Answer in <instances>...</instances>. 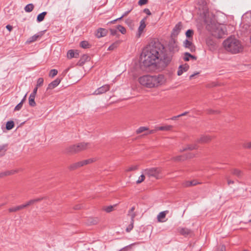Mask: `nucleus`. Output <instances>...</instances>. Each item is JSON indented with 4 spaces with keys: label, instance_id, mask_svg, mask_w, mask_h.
I'll use <instances>...</instances> for the list:
<instances>
[{
    "label": "nucleus",
    "instance_id": "nucleus-1",
    "mask_svg": "<svg viewBox=\"0 0 251 251\" xmlns=\"http://www.w3.org/2000/svg\"><path fill=\"white\" fill-rule=\"evenodd\" d=\"M164 46L159 41L152 42L142 53L141 59L145 67L155 65L162 56Z\"/></svg>",
    "mask_w": 251,
    "mask_h": 251
},
{
    "label": "nucleus",
    "instance_id": "nucleus-2",
    "mask_svg": "<svg viewBox=\"0 0 251 251\" xmlns=\"http://www.w3.org/2000/svg\"><path fill=\"white\" fill-rule=\"evenodd\" d=\"M139 82L147 88H154L164 83V76L162 75H145L139 78Z\"/></svg>",
    "mask_w": 251,
    "mask_h": 251
},
{
    "label": "nucleus",
    "instance_id": "nucleus-3",
    "mask_svg": "<svg viewBox=\"0 0 251 251\" xmlns=\"http://www.w3.org/2000/svg\"><path fill=\"white\" fill-rule=\"evenodd\" d=\"M223 45L225 49L233 54L240 52L243 50V46L239 40L234 37H229L224 41Z\"/></svg>",
    "mask_w": 251,
    "mask_h": 251
},
{
    "label": "nucleus",
    "instance_id": "nucleus-4",
    "mask_svg": "<svg viewBox=\"0 0 251 251\" xmlns=\"http://www.w3.org/2000/svg\"><path fill=\"white\" fill-rule=\"evenodd\" d=\"M89 143L82 142L77 145L70 146L67 148V152L71 153H75L80 151L86 150L90 147Z\"/></svg>",
    "mask_w": 251,
    "mask_h": 251
},
{
    "label": "nucleus",
    "instance_id": "nucleus-5",
    "mask_svg": "<svg viewBox=\"0 0 251 251\" xmlns=\"http://www.w3.org/2000/svg\"><path fill=\"white\" fill-rule=\"evenodd\" d=\"M213 31L212 34L213 36L218 38H223V36L226 34V30L225 25H213Z\"/></svg>",
    "mask_w": 251,
    "mask_h": 251
},
{
    "label": "nucleus",
    "instance_id": "nucleus-6",
    "mask_svg": "<svg viewBox=\"0 0 251 251\" xmlns=\"http://www.w3.org/2000/svg\"><path fill=\"white\" fill-rule=\"evenodd\" d=\"M161 170L159 168H151L147 169L144 171L145 175L149 177H154L156 179H159L161 177Z\"/></svg>",
    "mask_w": 251,
    "mask_h": 251
},
{
    "label": "nucleus",
    "instance_id": "nucleus-7",
    "mask_svg": "<svg viewBox=\"0 0 251 251\" xmlns=\"http://www.w3.org/2000/svg\"><path fill=\"white\" fill-rule=\"evenodd\" d=\"M159 59V63L161 64L162 67H164V66H166L171 61V57L170 56L167 55L165 53V48H164V50L163 51L162 56Z\"/></svg>",
    "mask_w": 251,
    "mask_h": 251
},
{
    "label": "nucleus",
    "instance_id": "nucleus-8",
    "mask_svg": "<svg viewBox=\"0 0 251 251\" xmlns=\"http://www.w3.org/2000/svg\"><path fill=\"white\" fill-rule=\"evenodd\" d=\"M110 88V87L109 85H104L96 89L94 92L93 94L96 95L102 94L109 91Z\"/></svg>",
    "mask_w": 251,
    "mask_h": 251
},
{
    "label": "nucleus",
    "instance_id": "nucleus-9",
    "mask_svg": "<svg viewBox=\"0 0 251 251\" xmlns=\"http://www.w3.org/2000/svg\"><path fill=\"white\" fill-rule=\"evenodd\" d=\"M168 47L169 50L171 52H176L178 50L177 43L173 38H172L170 40L168 45Z\"/></svg>",
    "mask_w": 251,
    "mask_h": 251
},
{
    "label": "nucleus",
    "instance_id": "nucleus-10",
    "mask_svg": "<svg viewBox=\"0 0 251 251\" xmlns=\"http://www.w3.org/2000/svg\"><path fill=\"white\" fill-rule=\"evenodd\" d=\"M182 27V23L181 22L178 23L173 28L171 33V36H177L179 34L180 31H181Z\"/></svg>",
    "mask_w": 251,
    "mask_h": 251
},
{
    "label": "nucleus",
    "instance_id": "nucleus-11",
    "mask_svg": "<svg viewBox=\"0 0 251 251\" xmlns=\"http://www.w3.org/2000/svg\"><path fill=\"white\" fill-rule=\"evenodd\" d=\"M147 20V17L143 19L140 22V25L138 29V33L137 36L138 37H140L141 34L142 33L144 29L146 26V21Z\"/></svg>",
    "mask_w": 251,
    "mask_h": 251
},
{
    "label": "nucleus",
    "instance_id": "nucleus-12",
    "mask_svg": "<svg viewBox=\"0 0 251 251\" xmlns=\"http://www.w3.org/2000/svg\"><path fill=\"white\" fill-rule=\"evenodd\" d=\"M183 46L185 48L189 49L191 52H194L196 50L195 46L193 44L192 42L188 39H186L183 42Z\"/></svg>",
    "mask_w": 251,
    "mask_h": 251
},
{
    "label": "nucleus",
    "instance_id": "nucleus-13",
    "mask_svg": "<svg viewBox=\"0 0 251 251\" xmlns=\"http://www.w3.org/2000/svg\"><path fill=\"white\" fill-rule=\"evenodd\" d=\"M169 213L168 210H165L160 212L157 216V221L160 223H163L166 221L165 220L166 215Z\"/></svg>",
    "mask_w": 251,
    "mask_h": 251
},
{
    "label": "nucleus",
    "instance_id": "nucleus-14",
    "mask_svg": "<svg viewBox=\"0 0 251 251\" xmlns=\"http://www.w3.org/2000/svg\"><path fill=\"white\" fill-rule=\"evenodd\" d=\"M211 137L208 135H201V137L197 140V143L200 144L207 143L210 142Z\"/></svg>",
    "mask_w": 251,
    "mask_h": 251
},
{
    "label": "nucleus",
    "instance_id": "nucleus-15",
    "mask_svg": "<svg viewBox=\"0 0 251 251\" xmlns=\"http://www.w3.org/2000/svg\"><path fill=\"white\" fill-rule=\"evenodd\" d=\"M193 156L194 155L192 154H189L188 155H187L186 156L179 155V156L173 157L172 158V160L174 161H182V160H184L185 159H186V158H191V157H193Z\"/></svg>",
    "mask_w": 251,
    "mask_h": 251
},
{
    "label": "nucleus",
    "instance_id": "nucleus-16",
    "mask_svg": "<svg viewBox=\"0 0 251 251\" xmlns=\"http://www.w3.org/2000/svg\"><path fill=\"white\" fill-rule=\"evenodd\" d=\"M189 68V66L187 64H185L184 65H180L177 72V75H181L184 72L187 71Z\"/></svg>",
    "mask_w": 251,
    "mask_h": 251
},
{
    "label": "nucleus",
    "instance_id": "nucleus-17",
    "mask_svg": "<svg viewBox=\"0 0 251 251\" xmlns=\"http://www.w3.org/2000/svg\"><path fill=\"white\" fill-rule=\"evenodd\" d=\"M60 79L59 78H57L48 85L47 90L53 89V88H54L59 85V84L60 83Z\"/></svg>",
    "mask_w": 251,
    "mask_h": 251
},
{
    "label": "nucleus",
    "instance_id": "nucleus-18",
    "mask_svg": "<svg viewBox=\"0 0 251 251\" xmlns=\"http://www.w3.org/2000/svg\"><path fill=\"white\" fill-rule=\"evenodd\" d=\"M107 30L105 28H100L98 29L96 36L98 38H101L106 35Z\"/></svg>",
    "mask_w": 251,
    "mask_h": 251
},
{
    "label": "nucleus",
    "instance_id": "nucleus-19",
    "mask_svg": "<svg viewBox=\"0 0 251 251\" xmlns=\"http://www.w3.org/2000/svg\"><path fill=\"white\" fill-rule=\"evenodd\" d=\"M179 232L180 234L186 236L191 234L192 231L191 229L187 228L182 227L179 229Z\"/></svg>",
    "mask_w": 251,
    "mask_h": 251
},
{
    "label": "nucleus",
    "instance_id": "nucleus-20",
    "mask_svg": "<svg viewBox=\"0 0 251 251\" xmlns=\"http://www.w3.org/2000/svg\"><path fill=\"white\" fill-rule=\"evenodd\" d=\"M135 216H136L135 214L133 213V214H131L130 224L128 226L126 229V231L127 232L130 231L133 228L134 219Z\"/></svg>",
    "mask_w": 251,
    "mask_h": 251
},
{
    "label": "nucleus",
    "instance_id": "nucleus-21",
    "mask_svg": "<svg viewBox=\"0 0 251 251\" xmlns=\"http://www.w3.org/2000/svg\"><path fill=\"white\" fill-rule=\"evenodd\" d=\"M42 33H38V34H35L33 36L30 37L28 39L27 42H29V43H32V42H33L34 41H36V40H37V39L39 37H41L42 36Z\"/></svg>",
    "mask_w": 251,
    "mask_h": 251
},
{
    "label": "nucleus",
    "instance_id": "nucleus-22",
    "mask_svg": "<svg viewBox=\"0 0 251 251\" xmlns=\"http://www.w3.org/2000/svg\"><path fill=\"white\" fill-rule=\"evenodd\" d=\"M209 16H210V14L208 12H205L204 13V22L208 25H209L210 24L212 25V23H213L212 20L211 18H210V19L209 18Z\"/></svg>",
    "mask_w": 251,
    "mask_h": 251
},
{
    "label": "nucleus",
    "instance_id": "nucleus-23",
    "mask_svg": "<svg viewBox=\"0 0 251 251\" xmlns=\"http://www.w3.org/2000/svg\"><path fill=\"white\" fill-rule=\"evenodd\" d=\"M198 183H199L196 180L186 181L183 183V185L184 187H189L196 185Z\"/></svg>",
    "mask_w": 251,
    "mask_h": 251
},
{
    "label": "nucleus",
    "instance_id": "nucleus-24",
    "mask_svg": "<svg viewBox=\"0 0 251 251\" xmlns=\"http://www.w3.org/2000/svg\"><path fill=\"white\" fill-rule=\"evenodd\" d=\"M173 127L171 125H167V126H157V129L158 130H162V131H169L172 129Z\"/></svg>",
    "mask_w": 251,
    "mask_h": 251
},
{
    "label": "nucleus",
    "instance_id": "nucleus-25",
    "mask_svg": "<svg viewBox=\"0 0 251 251\" xmlns=\"http://www.w3.org/2000/svg\"><path fill=\"white\" fill-rule=\"evenodd\" d=\"M78 55V54L77 53H75L73 50H69L67 52V57L69 58H72L74 57H77V56Z\"/></svg>",
    "mask_w": 251,
    "mask_h": 251
},
{
    "label": "nucleus",
    "instance_id": "nucleus-26",
    "mask_svg": "<svg viewBox=\"0 0 251 251\" xmlns=\"http://www.w3.org/2000/svg\"><path fill=\"white\" fill-rule=\"evenodd\" d=\"M47 12H43L42 13L39 14L37 17V21L38 22H41L43 21L45 18V16L47 15Z\"/></svg>",
    "mask_w": 251,
    "mask_h": 251
},
{
    "label": "nucleus",
    "instance_id": "nucleus-27",
    "mask_svg": "<svg viewBox=\"0 0 251 251\" xmlns=\"http://www.w3.org/2000/svg\"><path fill=\"white\" fill-rule=\"evenodd\" d=\"M35 96L30 95L29 97V105L30 106L34 107L36 105V102L35 101Z\"/></svg>",
    "mask_w": 251,
    "mask_h": 251
},
{
    "label": "nucleus",
    "instance_id": "nucleus-28",
    "mask_svg": "<svg viewBox=\"0 0 251 251\" xmlns=\"http://www.w3.org/2000/svg\"><path fill=\"white\" fill-rule=\"evenodd\" d=\"M23 208H24V207H23V204H22V205H19V206H15V207H14L10 208L8 209V211L10 212H16L17 211L20 210H21L22 209H23Z\"/></svg>",
    "mask_w": 251,
    "mask_h": 251
},
{
    "label": "nucleus",
    "instance_id": "nucleus-29",
    "mask_svg": "<svg viewBox=\"0 0 251 251\" xmlns=\"http://www.w3.org/2000/svg\"><path fill=\"white\" fill-rule=\"evenodd\" d=\"M34 7V5L32 3H30L27 4L25 6L24 9L26 12H30L33 10Z\"/></svg>",
    "mask_w": 251,
    "mask_h": 251
},
{
    "label": "nucleus",
    "instance_id": "nucleus-30",
    "mask_svg": "<svg viewBox=\"0 0 251 251\" xmlns=\"http://www.w3.org/2000/svg\"><path fill=\"white\" fill-rule=\"evenodd\" d=\"M14 126V123L12 121H8L6 124V129L8 130H11Z\"/></svg>",
    "mask_w": 251,
    "mask_h": 251
},
{
    "label": "nucleus",
    "instance_id": "nucleus-31",
    "mask_svg": "<svg viewBox=\"0 0 251 251\" xmlns=\"http://www.w3.org/2000/svg\"><path fill=\"white\" fill-rule=\"evenodd\" d=\"M232 174L238 177H240L242 176L243 173L239 170L234 169L232 171Z\"/></svg>",
    "mask_w": 251,
    "mask_h": 251
},
{
    "label": "nucleus",
    "instance_id": "nucleus-32",
    "mask_svg": "<svg viewBox=\"0 0 251 251\" xmlns=\"http://www.w3.org/2000/svg\"><path fill=\"white\" fill-rule=\"evenodd\" d=\"M80 46L83 49L89 48L91 46L89 43L86 41H81L80 43Z\"/></svg>",
    "mask_w": 251,
    "mask_h": 251
},
{
    "label": "nucleus",
    "instance_id": "nucleus-33",
    "mask_svg": "<svg viewBox=\"0 0 251 251\" xmlns=\"http://www.w3.org/2000/svg\"><path fill=\"white\" fill-rule=\"evenodd\" d=\"M119 44V41H116L114 43H113L112 44H111L108 48V50H113L117 48Z\"/></svg>",
    "mask_w": 251,
    "mask_h": 251
},
{
    "label": "nucleus",
    "instance_id": "nucleus-34",
    "mask_svg": "<svg viewBox=\"0 0 251 251\" xmlns=\"http://www.w3.org/2000/svg\"><path fill=\"white\" fill-rule=\"evenodd\" d=\"M17 171L14 170L7 171L1 173L0 176H9L14 174Z\"/></svg>",
    "mask_w": 251,
    "mask_h": 251
},
{
    "label": "nucleus",
    "instance_id": "nucleus-35",
    "mask_svg": "<svg viewBox=\"0 0 251 251\" xmlns=\"http://www.w3.org/2000/svg\"><path fill=\"white\" fill-rule=\"evenodd\" d=\"M199 146L196 144H189L187 145L186 148H187V150L192 151L194 150H197L198 149Z\"/></svg>",
    "mask_w": 251,
    "mask_h": 251
},
{
    "label": "nucleus",
    "instance_id": "nucleus-36",
    "mask_svg": "<svg viewBox=\"0 0 251 251\" xmlns=\"http://www.w3.org/2000/svg\"><path fill=\"white\" fill-rule=\"evenodd\" d=\"M6 145L0 146V156H2L5 154L6 151Z\"/></svg>",
    "mask_w": 251,
    "mask_h": 251
},
{
    "label": "nucleus",
    "instance_id": "nucleus-37",
    "mask_svg": "<svg viewBox=\"0 0 251 251\" xmlns=\"http://www.w3.org/2000/svg\"><path fill=\"white\" fill-rule=\"evenodd\" d=\"M194 34V31L192 29H188L186 31L185 33V35L187 38L190 39V38H192V36Z\"/></svg>",
    "mask_w": 251,
    "mask_h": 251
},
{
    "label": "nucleus",
    "instance_id": "nucleus-38",
    "mask_svg": "<svg viewBox=\"0 0 251 251\" xmlns=\"http://www.w3.org/2000/svg\"><path fill=\"white\" fill-rule=\"evenodd\" d=\"M94 161V159L90 158V159H86V160H84L81 161V163H82V164L83 165V166H84L85 165H87V164L92 163Z\"/></svg>",
    "mask_w": 251,
    "mask_h": 251
},
{
    "label": "nucleus",
    "instance_id": "nucleus-39",
    "mask_svg": "<svg viewBox=\"0 0 251 251\" xmlns=\"http://www.w3.org/2000/svg\"><path fill=\"white\" fill-rule=\"evenodd\" d=\"M117 29L123 34L126 33V29L125 27L121 25H118L117 26Z\"/></svg>",
    "mask_w": 251,
    "mask_h": 251
},
{
    "label": "nucleus",
    "instance_id": "nucleus-40",
    "mask_svg": "<svg viewBox=\"0 0 251 251\" xmlns=\"http://www.w3.org/2000/svg\"><path fill=\"white\" fill-rule=\"evenodd\" d=\"M148 129L149 128L147 127L141 126L137 129L136 133L137 134H139L145 131L148 130Z\"/></svg>",
    "mask_w": 251,
    "mask_h": 251
},
{
    "label": "nucleus",
    "instance_id": "nucleus-41",
    "mask_svg": "<svg viewBox=\"0 0 251 251\" xmlns=\"http://www.w3.org/2000/svg\"><path fill=\"white\" fill-rule=\"evenodd\" d=\"M58 71L56 69H52L50 71L49 73V76L50 77H53L57 74Z\"/></svg>",
    "mask_w": 251,
    "mask_h": 251
},
{
    "label": "nucleus",
    "instance_id": "nucleus-42",
    "mask_svg": "<svg viewBox=\"0 0 251 251\" xmlns=\"http://www.w3.org/2000/svg\"><path fill=\"white\" fill-rule=\"evenodd\" d=\"M90 59V57L87 54H84L81 58L80 61L82 63H84L85 61H87Z\"/></svg>",
    "mask_w": 251,
    "mask_h": 251
},
{
    "label": "nucleus",
    "instance_id": "nucleus-43",
    "mask_svg": "<svg viewBox=\"0 0 251 251\" xmlns=\"http://www.w3.org/2000/svg\"><path fill=\"white\" fill-rule=\"evenodd\" d=\"M78 168L79 167L77 162L71 164L69 167V169L71 170H74Z\"/></svg>",
    "mask_w": 251,
    "mask_h": 251
},
{
    "label": "nucleus",
    "instance_id": "nucleus-44",
    "mask_svg": "<svg viewBox=\"0 0 251 251\" xmlns=\"http://www.w3.org/2000/svg\"><path fill=\"white\" fill-rule=\"evenodd\" d=\"M44 79L42 77H40L38 79L37 81L36 86L38 87L41 86L43 84Z\"/></svg>",
    "mask_w": 251,
    "mask_h": 251
},
{
    "label": "nucleus",
    "instance_id": "nucleus-45",
    "mask_svg": "<svg viewBox=\"0 0 251 251\" xmlns=\"http://www.w3.org/2000/svg\"><path fill=\"white\" fill-rule=\"evenodd\" d=\"M33 204H34V201H33V199H32V200L29 201L25 204H23V207H24V208H25L29 205Z\"/></svg>",
    "mask_w": 251,
    "mask_h": 251
},
{
    "label": "nucleus",
    "instance_id": "nucleus-46",
    "mask_svg": "<svg viewBox=\"0 0 251 251\" xmlns=\"http://www.w3.org/2000/svg\"><path fill=\"white\" fill-rule=\"evenodd\" d=\"M145 175H141L138 178V179L136 181V183L139 184L143 182L145 179Z\"/></svg>",
    "mask_w": 251,
    "mask_h": 251
},
{
    "label": "nucleus",
    "instance_id": "nucleus-47",
    "mask_svg": "<svg viewBox=\"0 0 251 251\" xmlns=\"http://www.w3.org/2000/svg\"><path fill=\"white\" fill-rule=\"evenodd\" d=\"M243 147L246 149H251V142L244 143Z\"/></svg>",
    "mask_w": 251,
    "mask_h": 251
},
{
    "label": "nucleus",
    "instance_id": "nucleus-48",
    "mask_svg": "<svg viewBox=\"0 0 251 251\" xmlns=\"http://www.w3.org/2000/svg\"><path fill=\"white\" fill-rule=\"evenodd\" d=\"M113 210V206L110 205L104 208V210L107 212H110Z\"/></svg>",
    "mask_w": 251,
    "mask_h": 251
},
{
    "label": "nucleus",
    "instance_id": "nucleus-49",
    "mask_svg": "<svg viewBox=\"0 0 251 251\" xmlns=\"http://www.w3.org/2000/svg\"><path fill=\"white\" fill-rule=\"evenodd\" d=\"M23 103H22V102H20L19 103H18L15 107L14 108V111H19L20 110L22 106H23Z\"/></svg>",
    "mask_w": 251,
    "mask_h": 251
},
{
    "label": "nucleus",
    "instance_id": "nucleus-50",
    "mask_svg": "<svg viewBox=\"0 0 251 251\" xmlns=\"http://www.w3.org/2000/svg\"><path fill=\"white\" fill-rule=\"evenodd\" d=\"M137 168H138L137 166H132L129 167L128 168H127L126 170V171L130 172V171H134V170H136L137 169Z\"/></svg>",
    "mask_w": 251,
    "mask_h": 251
},
{
    "label": "nucleus",
    "instance_id": "nucleus-51",
    "mask_svg": "<svg viewBox=\"0 0 251 251\" xmlns=\"http://www.w3.org/2000/svg\"><path fill=\"white\" fill-rule=\"evenodd\" d=\"M148 0H139L138 1V4L139 5H143L146 4L148 2Z\"/></svg>",
    "mask_w": 251,
    "mask_h": 251
},
{
    "label": "nucleus",
    "instance_id": "nucleus-52",
    "mask_svg": "<svg viewBox=\"0 0 251 251\" xmlns=\"http://www.w3.org/2000/svg\"><path fill=\"white\" fill-rule=\"evenodd\" d=\"M207 113L208 114H217L219 113V112L218 111H216V110H212V109H208L207 110Z\"/></svg>",
    "mask_w": 251,
    "mask_h": 251
},
{
    "label": "nucleus",
    "instance_id": "nucleus-53",
    "mask_svg": "<svg viewBox=\"0 0 251 251\" xmlns=\"http://www.w3.org/2000/svg\"><path fill=\"white\" fill-rule=\"evenodd\" d=\"M135 210V207L133 206L131 208V209L128 211V215H129L131 217V214H135V212H134V211Z\"/></svg>",
    "mask_w": 251,
    "mask_h": 251
},
{
    "label": "nucleus",
    "instance_id": "nucleus-54",
    "mask_svg": "<svg viewBox=\"0 0 251 251\" xmlns=\"http://www.w3.org/2000/svg\"><path fill=\"white\" fill-rule=\"evenodd\" d=\"M157 130H158V129H157V126L155 127V129H151V130H150L149 132V133L146 134V135H148V134H153L155 132H156Z\"/></svg>",
    "mask_w": 251,
    "mask_h": 251
},
{
    "label": "nucleus",
    "instance_id": "nucleus-55",
    "mask_svg": "<svg viewBox=\"0 0 251 251\" xmlns=\"http://www.w3.org/2000/svg\"><path fill=\"white\" fill-rule=\"evenodd\" d=\"M45 198V197H40L39 198L33 199V201H34V203L39 202V201H41V200L44 199Z\"/></svg>",
    "mask_w": 251,
    "mask_h": 251
},
{
    "label": "nucleus",
    "instance_id": "nucleus-56",
    "mask_svg": "<svg viewBox=\"0 0 251 251\" xmlns=\"http://www.w3.org/2000/svg\"><path fill=\"white\" fill-rule=\"evenodd\" d=\"M185 54L187 56H190V58H192L193 59H194V60H196L197 59L196 56L191 54L189 52H185Z\"/></svg>",
    "mask_w": 251,
    "mask_h": 251
},
{
    "label": "nucleus",
    "instance_id": "nucleus-57",
    "mask_svg": "<svg viewBox=\"0 0 251 251\" xmlns=\"http://www.w3.org/2000/svg\"><path fill=\"white\" fill-rule=\"evenodd\" d=\"M110 33L112 35H116L117 33V30L116 29H110Z\"/></svg>",
    "mask_w": 251,
    "mask_h": 251
},
{
    "label": "nucleus",
    "instance_id": "nucleus-58",
    "mask_svg": "<svg viewBox=\"0 0 251 251\" xmlns=\"http://www.w3.org/2000/svg\"><path fill=\"white\" fill-rule=\"evenodd\" d=\"M38 87L36 86V87L34 88L33 92L30 94L31 95L36 96L37 90H38Z\"/></svg>",
    "mask_w": 251,
    "mask_h": 251
},
{
    "label": "nucleus",
    "instance_id": "nucleus-59",
    "mask_svg": "<svg viewBox=\"0 0 251 251\" xmlns=\"http://www.w3.org/2000/svg\"><path fill=\"white\" fill-rule=\"evenodd\" d=\"M216 251H226V247L225 245H222L220 248L217 249Z\"/></svg>",
    "mask_w": 251,
    "mask_h": 251
},
{
    "label": "nucleus",
    "instance_id": "nucleus-60",
    "mask_svg": "<svg viewBox=\"0 0 251 251\" xmlns=\"http://www.w3.org/2000/svg\"><path fill=\"white\" fill-rule=\"evenodd\" d=\"M143 12L147 14L148 15H151V14L150 10L148 8H145L144 9Z\"/></svg>",
    "mask_w": 251,
    "mask_h": 251
},
{
    "label": "nucleus",
    "instance_id": "nucleus-61",
    "mask_svg": "<svg viewBox=\"0 0 251 251\" xmlns=\"http://www.w3.org/2000/svg\"><path fill=\"white\" fill-rule=\"evenodd\" d=\"M131 11V9L129 10H128L126 12H125L121 16V18H124V17L126 16V15H127L130 12V11Z\"/></svg>",
    "mask_w": 251,
    "mask_h": 251
},
{
    "label": "nucleus",
    "instance_id": "nucleus-62",
    "mask_svg": "<svg viewBox=\"0 0 251 251\" xmlns=\"http://www.w3.org/2000/svg\"><path fill=\"white\" fill-rule=\"evenodd\" d=\"M184 57H183L184 60L185 61H188L189 60V58H190V56L186 55L185 52L184 53Z\"/></svg>",
    "mask_w": 251,
    "mask_h": 251
},
{
    "label": "nucleus",
    "instance_id": "nucleus-63",
    "mask_svg": "<svg viewBox=\"0 0 251 251\" xmlns=\"http://www.w3.org/2000/svg\"><path fill=\"white\" fill-rule=\"evenodd\" d=\"M6 28L9 31H11L13 28V27L12 25H8L6 26Z\"/></svg>",
    "mask_w": 251,
    "mask_h": 251
},
{
    "label": "nucleus",
    "instance_id": "nucleus-64",
    "mask_svg": "<svg viewBox=\"0 0 251 251\" xmlns=\"http://www.w3.org/2000/svg\"><path fill=\"white\" fill-rule=\"evenodd\" d=\"M179 117H180V116L179 115H177V116H173V117H172L171 118V120H176L177 119V118H178Z\"/></svg>",
    "mask_w": 251,
    "mask_h": 251
}]
</instances>
